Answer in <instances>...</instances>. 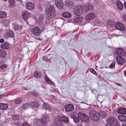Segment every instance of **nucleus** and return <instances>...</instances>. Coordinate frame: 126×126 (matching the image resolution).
I'll return each instance as SVG.
<instances>
[{"mask_svg":"<svg viewBox=\"0 0 126 126\" xmlns=\"http://www.w3.org/2000/svg\"><path fill=\"white\" fill-rule=\"evenodd\" d=\"M45 11L47 19L48 20H50L54 16L55 14L54 8L51 7L46 8Z\"/></svg>","mask_w":126,"mask_h":126,"instance_id":"nucleus-1","label":"nucleus"},{"mask_svg":"<svg viewBox=\"0 0 126 126\" xmlns=\"http://www.w3.org/2000/svg\"><path fill=\"white\" fill-rule=\"evenodd\" d=\"M30 32L33 35L38 36L41 34L42 31L39 27H34L31 29Z\"/></svg>","mask_w":126,"mask_h":126,"instance_id":"nucleus-2","label":"nucleus"},{"mask_svg":"<svg viewBox=\"0 0 126 126\" xmlns=\"http://www.w3.org/2000/svg\"><path fill=\"white\" fill-rule=\"evenodd\" d=\"M89 114L91 119L93 120L97 121L99 118V114L98 112L95 111L91 110Z\"/></svg>","mask_w":126,"mask_h":126,"instance_id":"nucleus-3","label":"nucleus"},{"mask_svg":"<svg viewBox=\"0 0 126 126\" xmlns=\"http://www.w3.org/2000/svg\"><path fill=\"white\" fill-rule=\"evenodd\" d=\"M107 122L109 125L112 126H118V125L117 120L114 118H108L107 119Z\"/></svg>","mask_w":126,"mask_h":126,"instance_id":"nucleus-4","label":"nucleus"},{"mask_svg":"<svg viewBox=\"0 0 126 126\" xmlns=\"http://www.w3.org/2000/svg\"><path fill=\"white\" fill-rule=\"evenodd\" d=\"M78 116L79 118L82 121L85 122H88L89 120L88 116L83 113L80 112L78 113Z\"/></svg>","mask_w":126,"mask_h":126,"instance_id":"nucleus-5","label":"nucleus"},{"mask_svg":"<svg viewBox=\"0 0 126 126\" xmlns=\"http://www.w3.org/2000/svg\"><path fill=\"white\" fill-rule=\"evenodd\" d=\"M83 11V7L80 5H78L74 8V13L77 16H80L82 14Z\"/></svg>","mask_w":126,"mask_h":126,"instance_id":"nucleus-6","label":"nucleus"},{"mask_svg":"<svg viewBox=\"0 0 126 126\" xmlns=\"http://www.w3.org/2000/svg\"><path fill=\"white\" fill-rule=\"evenodd\" d=\"M115 27L117 30L121 31H123L125 30L124 25L121 23L117 22L115 25Z\"/></svg>","mask_w":126,"mask_h":126,"instance_id":"nucleus-7","label":"nucleus"},{"mask_svg":"<svg viewBox=\"0 0 126 126\" xmlns=\"http://www.w3.org/2000/svg\"><path fill=\"white\" fill-rule=\"evenodd\" d=\"M116 59L117 63L120 65L123 64L125 62L124 59L120 56H117Z\"/></svg>","mask_w":126,"mask_h":126,"instance_id":"nucleus-8","label":"nucleus"},{"mask_svg":"<svg viewBox=\"0 0 126 126\" xmlns=\"http://www.w3.org/2000/svg\"><path fill=\"white\" fill-rule=\"evenodd\" d=\"M55 2V4L58 8L61 9L63 8V4L62 1L60 0H56Z\"/></svg>","mask_w":126,"mask_h":126,"instance_id":"nucleus-9","label":"nucleus"},{"mask_svg":"<svg viewBox=\"0 0 126 126\" xmlns=\"http://www.w3.org/2000/svg\"><path fill=\"white\" fill-rule=\"evenodd\" d=\"M40 120L42 124L45 125L47 121L49 120L48 118V116L45 115H43L41 117Z\"/></svg>","mask_w":126,"mask_h":126,"instance_id":"nucleus-10","label":"nucleus"},{"mask_svg":"<svg viewBox=\"0 0 126 126\" xmlns=\"http://www.w3.org/2000/svg\"><path fill=\"white\" fill-rule=\"evenodd\" d=\"M22 16L23 18L26 20L30 17V14L29 12L25 11L22 13Z\"/></svg>","mask_w":126,"mask_h":126,"instance_id":"nucleus-11","label":"nucleus"},{"mask_svg":"<svg viewBox=\"0 0 126 126\" xmlns=\"http://www.w3.org/2000/svg\"><path fill=\"white\" fill-rule=\"evenodd\" d=\"M95 16V14L93 13H90L86 16L85 19L86 20H90L94 18Z\"/></svg>","mask_w":126,"mask_h":126,"instance_id":"nucleus-12","label":"nucleus"},{"mask_svg":"<svg viewBox=\"0 0 126 126\" xmlns=\"http://www.w3.org/2000/svg\"><path fill=\"white\" fill-rule=\"evenodd\" d=\"M65 107L66 111L67 112L72 111L74 109V106L72 104L67 105L65 106Z\"/></svg>","mask_w":126,"mask_h":126,"instance_id":"nucleus-13","label":"nucleus"},{"mask_svg":"<svg viewBox=\"0 0 126 126\" xmlns=\"http://www.w3.org/2000/svg\"><path fill=\"white\" fill-rule=\"evenodd\" d=\"M34 3H32L29 2L26 5V7L28 10H32L34 9Z\"/></svg>","mask_w":126,"mask_h":126,"instance_id":"nucleus-14","label":"nucleus"},{"mask_svg":"<svg viewBox=\"0 0 126 126\" xmlns=\"http://www.w3.org/2000/svg\"><path fill=\"white\" fill-rule=\"evenodd\" d=\"M117 54L122 56H124L126 54V51L122 48H119L117 49Z\"/></svg>","mask_w":126,"mask_h":126,"instance_id":"nucleus-15","label":"nucleus"},{"mask_svg":"<svg viewBox=\"0 0 126 126\" xmlns=\"http://www.w3.org/2000/svg\"><path fill=\"white\" fill-rule=\"evenodd\" d=\"M32 108L35 109L39 106V104L37 102H34L32 103L30 105Z\"/></svg>","mask_w":126,"mask_h":126,"instance_id":"nucleus-16","label":"nucleus"},{"mask_svg":"<svg viewBox=\"0 0 126 126\" xmlns=\"http://www.w3.org/2000/svg\"><path fill=\"white\" fill-rule=\"evenodd\" d=\"M119 120L123 122H126V116L123 115H120L118 116Z\"/></svg>","mask_w":126,"mask_h":126,"instance_id":"nucleus-17","label":"nucleus"},{"mask_svg":"<svg viewBox=\"0 0 126 126\" xmlns=\"http://www.w3.org/2000/svg\"><path fill=\"white\" fill-rule=\"evenodd\" d=\"M116 6H117L119 10H122L123 8V5L121 2L119 1L118 0L116 1Z\"/></svg>","mask_w":126,"mask_h":126,"instance_id":"nucleus-18","label":"nucleus"},{"mask_svg":"<svg viewBox=\"0 0 126 126\" xmlns=\"http://www.w3.org/2000/svg\"><path fill=\"white\" fill-rule=\"evenodd\" d=\"M8 107V105L7 104L0 103V109L1 110H5L7 109Z\"/></svg>","mask_w":126,"mask_h":126,"instance_id":"nucleus-19","label":"nucleus"},{"mask_svg":"<svg viewBox=\"0 0 126 126\" xmlns=\"http://www.w3.org/2000/svg\"><path fill=\"white\" fill-rule=\"evenodd\" d=\"M118 112L120 114H126V110L124 108L119 109L118 110Z\"/></svg>","mask_w":126,"mask_h":126,"instance_id":"nucleus-20","label":"nucleus"},{"mask_svg":"<svg viewBox=\"0 0 126 126\" xmlns=\"http://www.w3.org/2000/svg\"><path fill=\"white\" fill-rule=\"evenodd\" d=\"M43 107L44 109H46L49 111H51V109L50 108V105L48 104L45 103L43 105Z\"/></svg>","mask_w":126,"mask_h":126,"instance_id":"nucleus-21","label":"nucleus"},{"mask_svg":"<svg viewBox=\"0 0 126 126\" xmlns=\"http://www.w3.org/2000/svg\"><path fill=\"white\" fill-rule=\"evenodd\" d=\"M60 120L62 122L65 123H68L69 121L68 118L67 117L60 116Z\"/></svg>","mask_w":126,"mask_h":126,"instance_id":"nucleus-22","label":"nucleus"},{"mask_svg":"<svg viewBox=\"0 0 126 126\" xmlns=\"http://www.w3.org/2000/svg\"><path fill=\"white\" fill-rule=\"evenodd\" d=\"M66 4L67 6L69 8H71L73 4V2L70 0H67L66 1Z\"/></svg>","mask_w":126,"mask_h":126,"instance_id":"nucleus-23","label":"nucleus"},{"mask_svg":"<svg viewBox=\"0 0 126 126\" xmlns=\"http://www.w3.org/2000/svg\"><path fill=\"white\" fill-rule=\"evenodd\" d=\"M0 47L3 49H7L9 47V44L5 42L4 44H1L0 46Z\"/></svg>","mask_w":126,"mask_h":126,"instance_id":"nucleus-24","label":"nucleus"},{"mask_svg":"<svg viewBox=\"0 0 126 126\" xmlns=\"http://www.w3.org/2000/svg\"><path fill=\"white\" fill-rule=\"evenodd\" d=\"M62 16L65 18L70 17L71 16V14L68 12H64L62 13Z\"/></svg>","mask_w":126,"mask_h":126,"instance_id":"nucleus-25","label":"nucleus"},{"mask_svg":"<svg viewBox=\"0 0 126 126\" xmlns=\"http://www.w3.org/2000/svg\"><path fill=\"white\" fill-rule=\"evenodd\" d=\"M29 105L27 103L24 104L19 109L20 110L22 111L23 110H25L28 107Z\"/></svg>","mask_w":126,"mask_h":126,"instance_id":"nucleus-26","label":"nucleus"},{"mask_svg":"<svg viewBox=\"0 0 126 126\" xmlns=\"http://www.w3.org/2000/svg\"><path fill=\"white\" fill-rule=\"evenodd\" d=\"M6 33L8 36L12 37H13L14 35L13 32L9 30L7 31Z\"/></svg>","mask_w":126,"mask_h":126,"instance_id":"nucleus-27","label":"nucleus"},{"mask_svg":"<svg viewBox=\"0 0 126 126\" xmlns=\"http://www.w3.org/2000/svg\"><path fill=\"white\" fill-rule=\"evenodd\" d=\"M6 56V53L5 52L1 49H0V57H4Z\"/></svg>","mask_w":126,"mask_h":126,"instance_id":"nucleus-28","label":"nucleus"},{"mask_svg":"<svg viewBox=\"0 0 126 126\" xmlns=\"http://www.w3.org/2000/svg\"><path fill=\"white\" fill-rule=\"evenodd\" d=\"M85 9L87 11H91L94 9V8L91 5H88L86 6Z\"/></svg>","mask_w":126,"mask_h":126,"instance_id":"nucleus-29","label":"nucleus"},{"mask_svg":"<svg viewBox=\"0 0 126 126\" xmlns=\"http://www.w3.org/2000/svg\"><path fill=\"white\" fill-rule=\"evenodd\" d=\"M6 16V13L4 11L0 12V18H4Z\"/></svg>","mask_w":126,"mask_h":126,"instance_id":"nucleus-30","label":"nucleus"},{"mask_svg":"<svg viewBox=\"0 0 126 126\" xmlns=\"http://www.w3.org/2000/svg\"><path fill=\"white\" fill-rule=\"evenodd\" d=\"M99 115L101 117L103 118L106 116L107 114L106 112L104 111H101L98 113Z\"/></svg>","mask_w":126,"mask_h":126,"instance_id":"nucleus-31","label":"nucleus"},{"mask_svg":"<svg viewBox=\"0 0 126 126\" xmlns=\"http://www.w3.org/2000/svg\"><path fill=\"white\" fill-rule=\"evenodd\" d=\"M82 18L81 17H78L74 19V21L76 23L80 22L82 20Z\"/></svg>","mask_w":126,"mask_h":126,"instance_id":"nucleus-32","label":"nucleus"},{"mask_svg":"<svg viewBox=\"0 0 126 126\" xmlns=\"http://www.w3.org/2000/svg\"><path fill=\"white\" fill-rule=\"evenodd\" d=\"M71 117L73 119L74 121L76 123H77L79 122V119L78 117L72 115L71 116Z\"/></svg>","mask_w":126,"mask_h":126,"instance_id":"nucleus-33","label":"nucleus"},{"mask_svg":"<svg viewBox=\"0 0 126 126\" xmlns=\"http://www.w3.org/2000/svg\"><path fill=\"white\" fill-rule=\"evenodd\" d=\"M22 26L21 25H17L14 27V29L15 30H20L22 29Z\"/></svg>","mask_w":126,"mask_h":126,"instance_id":"nucleus-34","label":"nucleus"},{"mask_svg":"<svg viewBox=\"0 0 126 126\" xmlns=\"http://www.w3.org/2000/svg\"><path fill=\"white\" fill-rule=\"evenodd\" d=\"M44 16V15L43 14H40V15L39 16V17L38 18L39 21V22H42V21L43 19Z\"/></svg>","mask_w":126,"mask_h":126,"instance_id":"nucleus-35","label":"nucleus"},{"mask_svg":"<svg viewBox=\"0 0 126 126\" xmlns=\"http://www.w3.org/2000/svg\"><path fill=\"white\" fill-rule=\"evenodd\" d=\"M34 76L35 77L37 78H39L40 77L41 75L40 72L36 71L34 73Z\"/></svg>","mask_w":126,"mask_h":126,"instance_id":"nucleus-36","label":"nucleus"},{"mask_svg":"<svg viewBox=\"0 0 126 126\" xmlns=\"http://www.w3.org/2000/svg\"><path fill=\"white\" fill-rule=\"evenodd\" d=\"M114 23V22L113 20H110L108 21L107 23V24L110 26L113 25Z\"/></svg>","mask_w":126,"mask_h":126,"instance_id":"nucleus-37","label":"nucleus"},{"mask_svg":"<svg viewBox=\"0 0 126 126\" xmlns=\"http://www.w3.org/2000/svg\"><path fill=\"white\" fill-rule=\"evenodd\" d=\"M62 122L60 120L58 121L55 124L56 126H62Z\"/></svg>","mask_w":126,"mask_h":126,"instance_id":"nucleus-38","label":"nucleus"},{"mask_svg":"<svg viewBox=\"0 0 126 126\" xmlns=\"http://www.w3.org/2000/svg\"><path fill=\"white\" fill-rule=\"evenodd\" d=\"M22 100V99L20 98L16 99L15 100V103L16 104H18L20 103Z\"/></svg>","mask_w":126,"mask_h":126,"instance_id":"nucleus-39","label":"nucleus"},{"mask_svg":"<svg viewBox=\"0 0 126 126\" xmlns=\"http://www.w3.org/2000/svg\"><path fill=\"white\" fill-rule=\"evenodd\" d=\"M31 94L35 97H38L39 96L38 94L36 92H31Z\"/></svg>","mask_w":126,"mask_h":126,"instance_id":"nucleus-40","label":"nucleus"},{"mask_svg":"<svg viewBox=\"0 0 126 126\" xmlns=\"http://www.w3.org/2000/svg\"><path fill=\"white\" fill-rule=\"evenodd\" d=\"M3 23L5 25L8 26L9 24V21L8 20H5L3 22Z\"/></svg>","mask_w":126,"mask_h":126,"instance_id":"nucleus-41","label":"nucleus"},{"mask_svg":"<svg viewBox=\"0 0 126 126\" xmlns=\"http://www.w3.org/2000/svg\"><path fill=\"white\" fill-rule=\"evenodd\" d=\"M46 81L47 83L50 84H52V82L48 78H46Z\"/></svg>","mask_w":126,"mask_h":126,"instance_id":"nucleus-42","label":"nucleus"},{"mask_svg":"<svg viewBox=\"0 0 126 126\" xmlns=\"http://www.w3.org/2000/svg\"><path fill=\"white\" fill-rule=\"evenodd\" d=\"M7 66L6 64L3 65H2L1 64L0 67L1 69H3L6 68L7 67Z\"/></svg>","mask_w":126,"mask_h":126,"instance_id":"nucleus-43","label":"nucleus"},{"mask_svg":"<svg viewBox=\"0 0 126 126\" xmlns=\"http://www.w3.org/2000/svg\"><path fill=\"white\" fill-rule=\"evenodd\" d=\"M90 71L93 74L96 75V72L94 71V70L92 68H91L90 69Z\"/></svg>","mask_w":126,"mask_h":126,"instance_id":"nucleus-44","label":"nucleus"},{"mask_svg":"<svg viewBox=\"0 0 126 126\" xmlns=\"http://www.w3.org/2000/svg\"><path fill=\"white\" fill-rule=\"evenodd\" d=\"M15 0H9L10 4H13L14 3Z\"/></svg>","mask_w":126,"mask_h":126,"instance_id":"nucleus-45","label":"nucleus"},{"mask_svg":"<svg viewBox=\"0 0 126 126\" xmlns=\"http://www.w3.org/2000/svg\"><path fill=\"white\" fill-rule=\"evenodd\" d=\"M91 91H92V93H94L95 95L96 94L97 92V91L95 90H91Z\"/></svg>","mask_w":126,"mask_h":126,"instance_id":"nucleus-46","label":"nucleus"},{"mask_svg":"<svg viewBox=\"0 0 126 126\" xmlns=\"http://www.w3.org/2000/svg\"><path fill=\"white\" fill-rule=\"evenodd\" d=\"M21 126H30L27 123H25L22 124Z\"/></svg>","mask_w":126,"mask_h":126,"instance_id":"nucleus-47","label":"nucleus"},{"mask_svg":"<svg viewBox=\"0 0 126 126\" xmlns=\"http://www.w3.org/2000/svg\"><path fill=\"white\" fill-rule=\"evenodd\" d=\"M114 64L112 63L110 65V66L111 68H113L114 67Z\"/></svg>","mask_w":126,"mask_h":126,"instance_id":"nucleus-48","label":"nucleus"},{"mask_svg":"<svg viewBox=\"0 0 126 126\" xmlns=\"http://www.w3.org/2000/svg\"><path fill=\"white\" fill-rule=\"evenodd\" d=\"M4 42V40L3 39L1 38L0 40V42L1 43H2Z\"/></svg>","mask_w":126,"mask_h":126,"instance_id":"nucleus-49","label":"nucleus"},{"mask_svg":"<svg viewBox=\"0 0 126 126\" xmlns=\"http://www.w3.org/2000/svg\"><path fill=\"white\" fill-rule=\"evenodd\" d=\"M123 18L124 20L126 21V16H124L123 17Z\"/></svg>","mask_w":126,"mask_h":126,"instance_id":"nucleus-50","label":"nucleus"},{"mask_svg":"<svg viewBox=\"0 0 126 126\" xmlns=\"http://www.w3.org/2000/svg\"><path fill=\"white\" fill-rule=\"evenodd\" d=\"M124 73L125 76L126 77V70L124 71Z\"/></svg>","mask_w":126,"mask_h":126,"instance_id":"nucleus-51","label":"nucleus"},{"mask_svg":"<svg viewBox=\"0 0 126 126\" xmlns=\"http://www.w3.org/2000/svg\"><path fill=\"white\" fill-rule=\"evenodd\" d=\"M77 126H82V125L81 124H79Z\"/></svg>","mask_w":126,"mask_h":126,"instance_id":"nucleus-52","label":"nucleus"},{"mask_svg":"<svg viewBox=\"0 0 126 126\" xmlns=\"http://www.w3.org/2000/svg\"><path fill=\"white\" fill-rule=\"evenodd\" d=\"M2 62L1 61H0V67L1 65L2 64Z\"/></svg>","mask_w":126,"mask_h":126,"instance_id":"nucleus-53","label":"nucleus"},{"mask_svg":"<svg viewBox=\"0 0 126 126\" xmlns=\"http://www.w3.org/2000/svg\"><path fill=\"white\" fill-rule=\"evenodd\" d=\"M122 126H126V124H123L122 125Z\"/></svg>","mask_w":126,"mask_h":126,"instance_id":"nucleus-54","label":"nucleus"},{"mask_svg":"<svg viewBox=\"0 0 126 126\" xmlns=\"http://www.w3.org/2000/svg\"><path fill=\"white\" fill-rule=\"evenodd\" d=\"M38 40H40V38H38Z\"/></svg>","mask_w":126,"mask_h":126,"instance_id":"nucleus-55","label":"nucleus"},{"mask_svg":"<svg viewBox=\"0 0 126 126\" xmlns=\"http://www.w3.org/2000/svg\"><path fill=\"white\" fill-rule=\"evenodd\" d=\"M3 0L5 1H7V0Z\"/></svg>","mask_w":126,"mask_h":126,"instance_id":"nucleus-56","label":"nucleus"},{"mask_svg":"<svg viewBox=\"0 0 126 126\" xmlns=\"http://www.w3.org/2000/svg\"><path fill=\"white\" fill-rule=\"evenodd\" d=\"M17 0L18 1H20V0Z\"/></svg>","mask_w":126,"mask_h":126,"instance_id":"nucleus-57","label":"nucleus"}]
</instances>
